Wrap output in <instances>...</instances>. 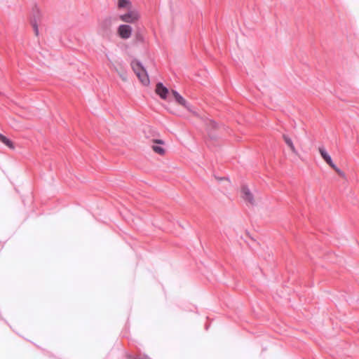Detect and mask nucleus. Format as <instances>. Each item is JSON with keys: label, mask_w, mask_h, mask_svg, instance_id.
I'll list each match as a JSON object with an SVG mask.
<instances>
[{"label": "nucleus", "mask_w": 359, "mask_h": 359, "mask_svg": "<svg viewBox=\"0 0 359 359\" xmlns=\"http://www.w3.org/2000/svg\"><path fill=\"white\" fill-rule=\"evenodd\" d=\"M131 67L138 77L140 82L144 86H148L149 84V79L147 72L142 64L137 60H134L131 62Z\"/></svg>", "instance_id": "nucleus-1"}, {"label": "nucleus", "mask_w": 359, "mask_h": 359, "mask_svg": "<svg viewBox=\"0 0 359 359\" xmlns=\"http://www.w3.org/2000/svg\"><path fill=\"white\" fill-rule=\"evenodd\" d=\"M119 19L126 23H135L140 19V13L136 9H129L126 13L119 15Z\"/></svg>", "instance_id": "nucleus-2"}, {"label": "nucleus", "mask_w": 359, "mask_h": 359, "mask_svg": "<svg viewBox=\"0 0 359 359\" xmlns=\"http://www.w3.org/2000/svg\"><path fill=\"white\" fill-rule=\"evenodd\" d=\"M133 29L128 25H121L118 27V34L123 39H128L131 36Z\"/></svg>", "instance_id": "nucleus-3"}, {"label": "nucleus", "mask_w": 359, "mask_h": 359, "mask_svg": "<svg viewBox=\"0 0 359 359\" xmlns=\"http://www.w3.org/2000/svg\"><path fill=\"white\" fill-rule=\"evenodd\" d=\"M241 192H242V198H243V200L245 202H248L251 205L255 204V200H254L253 195L247 186L243 185L242 187Z\"/></svg>", "instance_id": "nucleus-4"}, {"label": "nucleus", "mask_w": 359, "mask_h": 359, "mask_svg": "<svg viewBox=\"0 0 359 359\" xmlns=\"http://www.w3.org/2000/svg\"><path fill=\"white\" fill-rule=\"evenodd\" d=\"M171 93L175 97V101L180 105L184 107L187 109L190 110V104L186 101V100L175 90H172Z\"/></svg>", "instance_id": "nucleus-5"}, {"label": "nucleus", "mask_w": 359, "mask_h": 359, "mask_svg": "<svg viewBox=\"0 0 359 359\" xmlns=\"http://www.w3.org/2000/svg\"><path fill=\"white\" fill-rule=\"evenodd\" d=\"M156 93L161 99L165 100L168 94V89L162 83L158 82L156 84Z\"/></svg>", "instance_id": "nucleus-6"}, {"label": "nucleus", "mask_w": 359, "mask_h": 359, "mask_svg": "<svg viewBox=\"0 0 359 359\" xmlns=\"http://www.w3.org/2000/svg\"><path fill=\"white\" fill-rule=\"evenodd\" d=\"M320 156L324 159V161L330 166L334 167V163H333L330 155L327 152L326 149L323 147H320L318 149Z\"/></svg>", "instance_id": "nucleus-7"}, {"label": "nucleus", "mask_w": 359, "mask_h": 359, "mask_svg": "<svg viewBox=\"0 0 359 359\" xmlns=\"http://www.w3.org/2000/svg\"><path fill=\"white\" fill-rule=\"evenodd\" d=\"M283 138L285 144L290 148L291 151L294 154H297V151L292 142V139L290 137H288L287 135H283Z\"/></svg>", "instance_id": "nucleus-8"}, {"label": "nucleus", "mask_w": 359, "mask_h": 359, "mask_svg": "<svg viewBox=\"0 0 359 359\" xmlns=\"http://www.w3.org/2000/svg\"><path fill=\"white\" fill-rule=\"evenodd\" d=\"M118 8L129 10L132 8V3L130 0H118Z\"/></svg>", "instance_id": "nucleus-9"}, {"label": "nucleus", "mask_w": 359, "mask_h": 359, "mask_svg": "<svg viewBox=\"0 0 359 359\" xmlns=\"http://www.w3.org/2000/svg\"><path fill=\"white\" fill-rule=\"evenodd\" d=\"M0 141L1 142H3L4 144H6L10 149H15V146H14L13 142L1 133H0Z\"/></svg>", "instance_id": "nucleus-10"}, {"label": "nucleus", "mask_w": 359, "mask_h": 359, "mask_svg": "<svg viewBox=\"0 0 359 359\" xmlns=\"http://www.w3.org/2000/svg\"><path fill=\"white\" fill-rule=\"evenodd\" d=\"M152 148H153V150H154L156 153H157V154H158L162 155V154H164V152H165V151H164L163 148H162V147H160V146H153V147H152Z\"/></svg>", "instance_id": "nucleus-11"}, {"label": "nucleus", "mask_w": 359, "mask_h": 359, "mask_svg": "<svg viewBox=\"0 0 359 359\" xmlns=\"http://www.w3.org/2000/svg\"><path fill=\"white\" fill-rule=\"evenodd\" d=\"M32 27H33V29L34 30L35 34L37 36L39 34V29H38V25H37V23H36V20L34 19L32 22Z\"/></svg>", "instance_id": "nucleus-12"}, {"label": "nucleus", "mask_w": 359, "mask_h": 359, "mask_svg": "<svg viewBox=\"0 0 359 359\" xmlns=\"http://www.w3.org/2000/svg\"><path fill=\"white\" fill-rule=\"evenodd\" d=\"M340 176L344 177V173L334 164V167H332Z\"/></svg>", "instance_id": "nucleus-13"}, {"label": "nucleus", "mask_w": 359, "mask_h": 359, "mask_svg": "<svg viewBox=\"0 0 359 359\" xmlns=\"http://www.w3.org/2000/svg\"><path fill=\"white\" fill-rule=\"evenodd\" d=\"M135 38H136V40L138 41V42H143L144 41V37L143 36L138 33L135 35Z\"/></svg>", "instance_id": "nucleus-14"}, {"label": "nucleus", "mask_w": 359, "mask_h": 359, "mask_svg": "<svg viewBox=\"0 0 359 359\" xmlns=\"http://www.w3.org/2000/svg\"><path fill=\"white\" fill-rule=\"evenodd\" d=\"M134 359H149V358L147 355H144L142 357L140 356V357L135 358Z\"/></svg>", "instance_id": "nucleus-15"}, {"label": "nucleus", "mask_w": 359, "mask_h": 359, "mask_svg": "<svg viewBox=\"0 0 359 359\" xmlns=\"http://www.w3.org/2000/svg\"><path fill=\"white\" fill-rule=\"evenodd\" d=\"M155 142L156 143H158V144H163V142L162 140H155Z\"/></svg>", "instance_id": "nucleus-16"}, {"label": "nucleus", "mask_w": 359, "mask_h": 359, "mask_svg": "<svg viewBox=\"0 0 359 359\" xmlns=\"http://www.w3.org/2000/svg\"><path fill=\"white\" fill-rule=\"evenodd\" d=\"M218 180H225L226 182H227L228 183H229V181L227 179H224V178H219Z\"/></svg>", "instance_id": "nucleus-17"}, {"label": "nucleus", "mask_w": 359, "mask_h": 359, "mask_svg": "<svg viewBox=\"0 0 359 359\" xmlns=\"http://www.w3.org/2000/svg\"><path fill=\"white\" fill-rule=\"evenodd\" d=\"M128 358H132V356L130 355H128Z\"/></svg>", "instance_id": "nucleus-18"}]
</instances>
